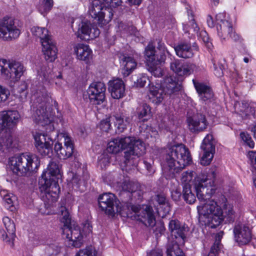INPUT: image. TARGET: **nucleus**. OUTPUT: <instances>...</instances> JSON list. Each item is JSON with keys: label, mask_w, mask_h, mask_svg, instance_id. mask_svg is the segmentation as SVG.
Wrapping results in <instances>:
<instances>
[{"label": "nucleus", "mask_w": 256, "mask_h": 256, "mask_svg": "<svg viewBox=\"0 0 256 256\" xmlns=\"http://www.w3.org/2000/svg\"><path fill=\"white\" fill-rule=\"evenodd\" d=\"M174 50L176 54L182 58H190L194 55L191 46L188 44L181 43L174 48Z\"/></svg>", "instance_id": "nucleus-29"}, {"label": "nucleus", "mask_w": 256, "mask_h": 256, "mask_svg": "<svg viewBox=\"0 0 256 256\" xmlns=\"http://www.w3.org/2000/svg\"><path fill=\"white\" fill-rule=\"evenodd\" d=\"M20 34V30L12 18L6 16L0 20V38L11 40L18 38Z\"/></svg>", "instance_id": "nucleus-10"}, {"label": "nucleus", "mask_w": 256, "mask_h": 256, "mask_svg": "<svg viewBox=\"0 0 256 256\" xmlns=\"http://www.w3.org/2000/svg\"><path fill=\"white\" fill-rule=\"evenodd\" d=\"M154 200L158 202V204L162 208L164 206H168V202L164 194H156L154 198Z\"/></svg>", "instance_id": "nucleus-52"}, {"label": "nucleus", "mask_w": 256, "mask_h": 256, "mask_svg": "<svg viewBox=\"0 0 256 256\" xmlns=\"http://www.w3.org/2000/svg\"><path fill=\"white\" fill-rule=\"evenodd\" d=\"M76 256H96V252L92 247L80 250Z\"/></svg>", "instance_id": "nucleus-51"}, {"label": "nucleus", "mask_w": 256, "mask_h": 256, "mask_svg": "<svg viewBox=\"0 0 256 256\" xmlns=\"http://www.w3.org/2000/svg\"><path fill=\"white\" fill-rule=\"evenodd\" d=\"M200 99L206 103L210 102L214 100V94L212 89L210 88H208V90L205 92V93L202 95V96Z\"/></svg>", "instance_id": "nucleus-50"}, {"label": "nucleus", "mask_w": 256, "mask_h": 256, "mask_svg": "<svg viewBox=\"0 0 256 256\" xmlns=\"http://www.w3.org/2000/svg\"><path fill=\"white\" fill-rule=\"evenodd\" d=\"M105 2L108 4L110 7H116L120 6L122 4L120 0H104Z\"/></svg>", "instance_id": "nucleus-61"}, {"label": "nucleus", "mask_w": 256, "mask_h": 256, "mask_svg": "<svg viewBox=\"0 0 256 256\" xmlns=\"http://www.w3.org/2000/svg\"><path fill=\"white\" fill-rule=\"evenodd\" d=\"M119 140L122 150H126L124 156L126 166H136L138 158L145 153L146 148L144 142L131 136L119 138Z\"/></svg>", "instance_id": "nucleus-4"}, {"label": "nucleus", "mask_w": 256, "mask_h": 256, "mask_svg": "<svg viewBox=\"0 0 256 256\" xmlns=\"http://www.w3.org/2000/svg\"><path fill=\"white\" fill-rule=\"evenodd\" d=\"M110 120L109 118L102 120L100 124V129L106 132H108L110 130Z\"/></svg>", "instance_id": "nucleus-56"}, {"label": "nucleus", "mask_w": 256, "mask_h": 256, "mask_svg": "<svg viewBox=\"0 0 256 256\" xmlns=\"http://www.w3.org/2000/svg\"><path fill=\"white\" fill-rule=\"evenodd\" d=\"M10 164L14 173L23 176L36 172L40 166V160L35 154L23 153L12 157L10 160Z\"/></svg>", "instance_id": "nucleus-5"}, {"label": "nucleus", "mask_w": 256, "mask_h": 256, "mask_svg": "<svg viewBox=\"0 0 256 256\" xmlns=\"http://www.w3.org/2000/svg\"><path fill=\"white\" fill-rule=\"evenodd\" d=\"M106 86L104 83L98 82H92L88 90L90 102L94 105L102 104L105 100Z\"/></svg>", "instance_id": "nucleus-12"}, {"label": "nucleus", "mask_w": 256, "mask_h": 256, "mask_svg": "<svg viewBox=\"0 0 256 256\" xmlns=\"http://www.w3.org/2000/svg\"><path fill=\"white\" fill-rule=\"evenodd\" d=\"M199 38H201L208 50H211L212 49L213 46L212 43L209 41V38L206 31H200Z\"/></svg>", "instance_id": "nucleus-47"}, {"label": "nucleus", "mask_w": 256, "mask_h": 256, "mask_svg": "<svg viewBox=\"0 0 256 256\" xmlns=\"http://www.w3.org/2000/svg\"><path fill=\"white\" fill-rule=\"evenodd\" d=\"M146 69L156 77H160L164 76L166 70L160 65H146Z\"/></svg>", "instance_id": "nucleus-41"}, {"label": "nucleus", "mask_w": 256, "mask_h": 256, "mask_svg": "<svg viewBox=\"0 0 256 256\" xmlns=\"http://www.w3.org/2000/svg\"><path fill=\"white\" fill-rule=\"evenodd\" d=\"M151 116V108L148 105L144 104L139 108L138 113V116L139 119L144 118L143 120L146 121Z\"/></svg>", "instance_id": "nucleus-40"}, {"label": "nucleus", "mask_w": 256, "mask_h": 256, "mask_svg": "<svg viewBox=\"0 0 256 256\" xmlns=\"http://www.w3.org/2000/svg\"><path fill=\"white\" fill-rule=\"evenodd\" d=\"M8 70L10 71L11 78L19 79L24 71L23 65H8Z\"/></svg>", "instance_id": "nucleus-37"}, {"label": "nucleus", "mask_w": 256, "mask_h": 256, "mask_svg": "<svg viewBox=\"0 0 256 256\" xmlns=\"http://www.w3.org/2000/svg\"><path fill=\"white\" fill-rule=\"evenodd\" d=\"M189 130L192 133H198L206 128L208 122L204 114H197L186 120Z\"/></svg>", "instance_id": "nucleus-17"}, {"label": "nucleus", "mask_w": 256, "mask_h": 256, "mask_svg": "<svg viewBox=\"0 0 256 256\" xmlns=\"http://www.w3.org/2000/svg\"><path fill=\"white\" fill-rule=\"evenodd\" d=\"M3 222L6 232L4 230H0V235L3 240H4L10 246H12L14 245L13 242L16 236L15 224L8 217L4 218Z\"/></svg>", "instance_id": "nucleus-21"}, {"label": "nucleus", "mask_w": 256, "mask_h": 256, "mask_svg": "<svg viewBox=\"0 0 256 256\" xmlns=\"http://www.w3.org/2000/svg\"><path fill=\"white\" fill-rule=\"evenodd\" d=\"M115 125L118 132H122L132 121V116L126 111H122L114 116Z\"/></svg>", "instance_id": "nucleus-24"}, {"label": "nucleus", "mask_w": 256, "mask_h": 256, "mask_svg": "<svg viewBox=\"0 0 256 256\" xmlns=\"http://www.w3.org/2000/svg\"><path fill=\"white\" fill-rule=\"evenodd\" d=\"M193 174L194 172L192 170L186 171L182 173L181 176V180L182 183L183 184V186L187 184H190V182L192 181V179Z\"/></svg>", "instance_id": "nucleus-48"}, {"label": "nucleus", "mask_w": 256, "mask_h": 256, "mask_svg": "<svg viewBox=\"0 0 256 256\" xmlns=\"http://www.w3.org/2000/svg\"><path fill=\"white\" fill-rule=\"evenodd\" d=\"M215 141L210 134H208L203 140L201 148L204 154L200 160V163L203 166L208 165L212 160L215 152Z\"/></svg>", "instance_id": "nucleus-13"}, {"label": "nucleus", "mask_w": 256, "mask_h": 256, "mask_svg": "<svg viewBox=\"0 0 256 256\" xmlns=\"http://www.w3.org/2000/svg\"><path fill=\"white\" fill-rule=\"evenodd\" d=\"M182 195L184 200L188 204H192L196 200V196L192 192L190 184H187L183 186Z\"/></svg>", "instance_id": "nucleus-33"}, {"label": "nucleus", "mask_w": 256, "mask_h": 256, "mask_svg": "<svg viewBox=\"0 0 256 256\" xmlns=\"http://www.w3.org/2000/svg\"><path fill=\"white\" fill-rule=\"evenodd\" d=\"M0 195L3 196L6 206L11 211H13L15 208L14 206L18 204L16 196L12 193H7L4 190L0 192Z\"/></svg>", "instance_id": "nucleus-32"}, {"label": "nucleus", "mask_w": 256, "mask_h": 256, "mask_svg": "<svg viewBox=\"0 0 256 256\" xmlns=\"http://www.w3.org/2000/svg\"><path fill=\"white\" fill-rule=\"evenodd\" d=\"M240 136L242 140L248 146L251 148H254V143L248 134L247 132H242L240 133Z\"/></svg>", "instance_id": "nucleus-49"}, {"label": "nucleus", "mask_w": 256, "mask_h": 256, "mask_svg": "<svg viewBox=\"0 0 256 256\" xmlns=\"http://www.w3.org/2000/svg\"><path fill=\"white\" fill-rule=\"evenodd\" d=\"M166 94L162 87L158 88L154 86L150 87L148 96L152 103L160 104L162 101L164 95Z\"/></svg>", "instance_id": "nucleus-27"}, {"label": "nucleus", "mask_w": 256, "mask_h": 256, "mask_svg": "<svg viewBox=\"0 0 256 256\" xmlns=\"http://www.w3.org/2000/svg\"><path fill=\"white\" fill-rule=\"evenodd\" d=\"M192 162L190 152L184 144L174 146L167 151L164 168L172 174L178 173Z\"/></svg>", "instance_id": "nucleus-3"}, {"label": "nucleus", "mask_w": 256, "mask_h": 256, "mask_svg": "<svg viewBox=\"0 0 256 256\" xmlns=\"http://www.w3.org/2000/svg\"><path fill=\"white\" fill-rule=\"evenodd\" d=\"M60 212L61 213L60 221L64 224L63 228L70 226L71 218L68 210L64 206H62Z\"/></svg>", "instance_id": "nucleus-42"}, {"label": "nucleus", "mask_w": 256, "mask_h": 256, "mask_svg": "<svg viewBox=\"0 0 256 256\" xmlns=\"http://www.w3.org/2000/svg\"><path fill=\"white\" fill-rule=\"evenodd\" d=\"M166 230V228L164 225V223L162 222H158L156 224V228L154 230V232H156V234H158V233L160 234H163Z\"/></svg>", "instance_id": "nucleus-58"}, {"label": "nucleus", "mask_w": 256, "mask_h": 256, "mask_svg": "<svg viewBox=\"0 0 256 256\" xmlns=\"http://www.w3.org/2000/svg\"><path fill=\"white\" fill-rule=\"evenodd\" d=\"M0 66L2 74L5 75L6 78H11V75L10 71L8 70V67L4 68L3 65H1Z\"/></svg>", "instance_id": "nucleus-64"}, {"label": "nucleus", "mask_w": 256, "mask_h": 256, "mask_svg": "<svg viewBox=\"0 0 256 256\" xmlns=\"http://www.w3.org/2000/svg\"><path fill=\"white\" fill-rule=\"evenodd\" d=\"M224 14L220 13L216 15V20L220 22V23L217 26L218 34L222 40H226L231 38L234 42L240 40V37L234 31L232 26L231 22L228 20H223Z\"/></svg>", "instance_id": "nucleus-11"}, {"label": "nucleus", "mask_w": 256, "mask_h": 256, "mask_svg": "<svg viewBox=\"0 0 256 256\" xmlns=\"http://www.w3.org/2000/svg\"><path fill=\"white\" fill-rule=\"evenodd\" d=\"M122 186L124 190L135 194L139 198L142 196L141 186L138 182L126 180L122 182Z\"/></svg>", "instance_id": "nucleus-28"}, {"label": "nucleus", "mask_w": 256, "mask_h": 256, "mask_svg": "<svg viewBox=\"0 0 256 256\" xmlns=\"http://www.w3.org/2000/svg\"><path fill=\"white\" fill-rule=\"evenodd\" d=\"M223 234L224 232L221 231L216 235L215 240L210 246V252L204 256H218L219 253L220 252V250L222 248L221 240Z\"/></svg>", "instance_id": "nucleus-30"}, {"label": "nucleus", "mask_w": 256, "mask_h": 256, "mask_svg": "<svg viewBox=\"0 0 256 256\" xmlns=\"http://www.w3.org/2000/svg\"><path fill=\"white\" fill-rule=\"evenodd\" d=\"M192 82L194 88L200 98L202 96V95L205 93V92H206L208 88H210L209 86L204 84V83L198 82L194 80H193Z\"/></svg>", "instance_id": "nucleus-45"}, {"label": "nucleus", "mask_w": 256, "mask_h": 256, "mask_svg": "<svg viewBox=\"0 0 256 256\" xmlns=\"http://www.w3.org/2000/svg\"><path fill=\"white\" fill-rule=\"evenodd\" d=\"M144 164L149 175H151L154 172V169L152 163L148 162L147 160H144Z\"/></svg>", "instance_id": "nucleus-60"}, {"label": "nucleus", "mask_w": 256, "mask_h": 256, "mask_svg": "<svg viewBox=\"0 0 256 256\" xmlns=\"http://www.w3.org/2000/svg\"><path fill=\"white\" fill-rule=\"evenodd\" d=\"M108 90L114 99L120 98L125 95V85L124 82L119 78L110 81Z\"/></svg>", "instance_id": "nucleus-23"}, {"label": "nucleus", "mask_w": 256, "mask_h": 256, "mask_svg": "<svg viewBox=\"0 0 256 256\" xmlns=\"http://www.w3.org/2000/svg\"><path fill=\"white\" fill-rule=\"evenodd\" d=\"M32 34L39 38L42 46V52L47 62H52L57 58V48L48 30L44 28L33 26L31 28Z\"/></svg>", "instance_id": "nucleus-7"}, {"label": "nucleus", "mask_w": 256, "mask_h": 256, "mask_svg": "<svg viewBox=\"0 0 256 256\" xmlns=\"http://www.w3.org/2000/svg\"><path fill=\"white\" fill-rule=\"evenodd\" d=\"M74 50L80 60L88 62L92 58V51L88 45L78 44L74 46Z\"/></svg>", "instance_id": "nucleus-25"}, {"label": "nucleus", "mask_w": 256, "mask_h": 256, "mask_svg": "<svg viewBox=\"0 0 256 256\" xmlns=\"http://www.w3.org/2000/svg\"><path fill=\"white\" fill-rule=\"evenodd\" d=\"M148 80V78L143 76L137 80L136 82H134V84L136 87L143 88L147 83Z\"/></svg>", "instance_id": "nucleus-57"}, {"label": "nucleus", "mask_w": 256, "mask_h": 256, "mask_svg": "<svg viewBox=\"0 0 256 256\" xmlns=\"http://www.w3.org/2000/svg\"><path fill=\"white\" fill-rule=\"evenodd\" d=\"M20 114L16 110L3 111L0 112V132L4 128L13 126L18 121Z\"/></svg>", "instance_id": "nucleus-20"}, {"label": "nucleus", "mask_w": 256, "mask_h": 256, "mask_svg": "<svg viewBox=\"0 0 256 256\" xmlns=\"http://www.w3.org/2000/svg\"><path fill=\"white\" fill-rule=\"evenodd\" d=\"M98 205L102 210L110 216H114L118 212L114 194L105 193L100 195L98 198Z\"/></svg>", "instance_id": "nucleus-14"}, {"label": "nucleus", "mask_w": 256, "mask_h": 256, "mask_svg": "<svg viewBox=\"0 0 256 256\" xmlns=\"http://www.w3.org/2000/svg\"><path fill=\"white\" fill-rule=\"evenodd\" d=\"M216 174L212 171L210 175L204 179L198 180L194 184V188L198 199L204 204L197 206L198 212L200 220L204 218V222L210 228H214L219 226L224 218L229 222H233L235 219V212L233 206L226 204V198L222 195L221 199L224 210V215L221 206L217 202L210 198L215 192L214 178Z\"/></svg>", "instance_id": "nucleus-1"}, {"label": "nucleus", "mask_w": 256, "mask_h": 256, "mask_svg": "<svg viewBox=\"0 0 256 256\" xmlns=\"http://www.w3.org/2000/svg\"><path fill=\"white\" fill-rule=\"evenodd\" d=\"M9 95V90L0 85V103L5 102L8 99Z\"/></svg>", "instance_id": "nucleus-55"}, {"label": "nucleus", "mask_w": 256, "mask_h": 256, "mask_svg": "<svg viewBox=\"0 0 256 256\" xmlns=\"http://www.w3.org/2000/svg\"><path fill=\"white\" fill-rule=\"evenodd\" d=\"M222 65H215L214 66V74L220 77L223 75V72L222 68Z\"/></svg>", "instance_id": "nucleus-62"}, {"label": "nucleus", "mask_w": 256, "mask_h": 256, "mask_svg": "<svg viewBox=\"0 0 256 256\" xmlns=\"http://www.w3.org/2000/svg\"><path fill=\"white\" fill-rule=\"evenodd\" d=\"M63 234L69 240L73 242V245L75 247L79 248L82 243V236L80 228L78 226L68 227L62 228Z\"/></svg>", "instance_id": "nucleus-22"}, {"label": "nucleus", "mask_w": 256, "mask_h": 256, "mask_svg": "<svg viewBox=\"0 0 256 256\" xmlns=\"http://www.w3.org/2000/svg\"><path fill=\"white\" fill-rule=\"evenodd\" d=\"M168 230L171 235L180 239V243L184 244L186 238V232L188 231L187 227L176 219L171 220L168 223Z\"/></svg>", "instance_id": "nucleus-19"}, {"label": "nucleus", "mask_w": 256, "mask_h": 256, "mask_svg": "<svg viewBox=\"0 0 256 256\" xmlns=\"http://www.w3.org/2000/svg\"><path fill=\"white\" fill-rule=\"evenodd\" d=\"M155 46L152 43H149L145 49V56L147 61V64H157L154 62L156 58Z\"/></svg>", "instance_id": "nucleus-38"}, {"label": "nucleus", "mask_w": 256, "mask_h": 256, "mask_svg": "<svg viewBox=\"0 0 256 256\" xmlns=\"http://www.w3.org/2000/svg\"><path fill=\"white\" fill-rule=\"evenodd\" d=\"M176 242H172L167 249L168 256H186L183 251L180 248V246Z\"/></svg>", "instance_id": "nucleus-39"}, {"label": "nucleus", "mask_w": 256, "mask_h": 256, "mask_svg": "<svg viewBox=\"0 0 256 256\" xmlns=\"http://www.w3.org/2000/svg\"><path fill=\"white\" fill-rule=\"evenodd\" d=\"M53 4V0H42V3L38 8L39 11L44 15L52 9Z\"/></svg>", "instance_id": "nucleus-44"}, {"label": "nucleus", "mask_w": 256, "mask_h": 256, "mask_svg": "<svg viewBox=\"0 0 256 256\" xmlns=\"http://www.w3.org/2000/svg\"><path fill=\"white\" fill-rule=\"evenodd\" d=\"M162 88L165 92V94L171 95L180 90V86L175 78L172 76L166 78L162 84Z\"/></svg>", "instance_id": "nucleus-26"}, {"label": "nucleus", "mask_w": 256, "mask_h": 256, "mask_svg": "<svg viewBox=\"0 0 256 256\" xmlns=\"http://www.w3.org/2000/svg\"><path fill=\"white\" fill-rule=\"evenodd\" d=\"M100 31L96 26L86 20L81 22L79 25L78 36L82 40H88L98 37Z\"/></svg>", "instance_id": "nucleus-15"}, {"label": "nucleus", "mask_w": 256, "mask_h": 256, "mask_svg": "<svg viewBox=\"0 0 256 256\" xmlns=\"http://www.w3.org/2000/svg\"><path fill=\"white\" fill-rule=\"evenodd\" d=\"M181 196L180 191L176 189L174 190L172 192V197L176 201L178 200Z\"/></svg>", "instance_id": "nucleus-63"}, {"label": "nucleus", "mask_w": 256, "mask_h": 256, "mask_svg": "<svg viewBox=\"0 0 256 256\" xmlns=\"http://www.w3.org/2000/svg\"><path fill=\"white\" fill-rule=\"evenodd\" d=\"M36 146L38 152L42 156L48 155L52 150V140L47 134H37L34 136Z\"/></svg>", "instance_id": "nucleus-18"}, {"label": "nucleus", "mask_w": 256, "mask_h": 256, "mask_svg": "<svg viewBox=\"0 0 256 256\" xmlns=\"http://www.w3.org/2000/svg\"><path fill=\"white\" fill-rule=\"evenodd\" d=\"M120 62L126 63V64H137L133 57L127 54H120L118 56Z\"/></svg>", "instance_id": "nucleus-54"}, {"label": "nucleus", "mask_w": 256, "mask_h": 256, "mask_svg": "<svg viewBox=\"0 0 256 256\" xmlns=\"http://www.w3.org/2000/svg\"><path fill=\"white\" fill-rule=\"evenodd\" d=\"M74 146L69 138H65L64 144L58 156L60 158L66 159L70 157L73 153Z\"/></svg>", "instance_id": "nucleus-31"}, {"label": "nucleus", "mask_w": 256, "mask_h": 256, "mask_svg": "<svg viewBox=\"0 0 256 256\" xmlns=\"http://www.w3.org/2000/svg\"><path fill=\"white\" fill-rule=\"evenodd\" d=\"M121 150L120 141L119 138L114 139L109 142L106 148L108 152L112 154H116Z\"/></svg>", "instance_id": "nucleus-43"}, {"label": "nucleus", "mask_w": 256, "mask_h": 256, "mask_svg": "<svg viewBox=\"0 0 256 256\" xmlns=\"http://www.w3.org/2000/svg\"><path fill=\"white\" fill-rule=\"evenodd\" d=\"M129 65H123V67L120 71L124 77L128 76L136 68V65H132L130 66Z\"/></svg>", "instance_id": "nucleus-53"}, {"label": "nucleus", "mask_w": 256, "mask_h": 256, "mask_svg": "<svg viewBox=\"0 0 256 256\" xmlns=\"http://www.w3.org/2000/svg\"><path fill=\"white\" fill-rule=\"evenodd\" d=\"M170 69L178 76H187L190 74L189 65H170Z\"/></svg>", "instance_id": "nucleus-35"}, {"label": "nucleus", "mask_w": 256, "mask_h": 256, "mask_svg": "<svg viewBox=\"0 0 256 256\" xmlns=\"http://www.w3.org/2000/svg\"><path fill=\"white\" fill-rule=\"evenodd\" d=\"M183 30L186 33L190 34V32L192 31L196 34L198 37L200 36V28L196 22L193 15H192V19L189 20L188 24H183Z\"/></svg>", "instance_id": "nucleus-36"}, {"label": "nucleus", "mask_w": 256, "mask_h": 256, "mask_svg": "<svg viewBox=\"0 0 256 256\" xmlns=\"http://www.w3.org/2000/svg\"><path fill=\"white\" fill-rule=\"evenodd\" d=\"M42 92H37L34 96L38 103L36 109L33 114L34 122L42 126H46V132H50L54 130V126L51 122L50 118L46 110L47 102L49 97L44 88Z\"/></svg>", "instance_id": "nucleus-6"}, {"label": "nucleus", "mask_w": 256, "mask_h": 256, "mask_svg": "<svg viewBox=\"0 0 256 256\" xmlns=\"http://www.w3.org/2000/svg\"><path fill=\"white\" fill-rule=\"evenodd\" d=\"M52 250H54V251L51 254V256H55L60 252V247L57 245L52 244L47 248V251L48 253L50 252Z\"/></svg>", "instance_id": "nucleus-59"}, {"label": "nucleus", "mask_w": 256, "mask_h": 256, "mask_svg": "<svg viewBox=\"0 0 256 256\" xmlns=\"http://www.w3.org/2000/svg\"><path fill=\"white\" fill-rule=\"evenodd\" d=\"M234 238L240 246L248 244L251 240L252 234L249 226L245 224H238L234 228Z\"/></svg>", "instance_id": "nucleus-16"}, {"label": "nucleus", "mask_w": 256, "mask_h": 256, "mask_svg": "<svg viewBox=\"0 0 256 256\" xmlns=\"http://www.w3.org/2000/svg\"><path fill=\"white\" fill-rule=\"evenodd\" d=\"M12 138L10 133L4 132L0 136V150L4 152L12 147Z\"/></svg>", "instance_id": "nucleus-34"}, {"label": "nucleus", "mask_w": 256, "mask_h": 256, "mask_svg": "<svg viewBox=\"0 0 256 256\" xmlns=\"http://www.w3.org/2000/svg\"><path fill=\"white\" fill-rule=\"evenodd\" d=\"M61 178L60 166L56 160H51L46 171L39 180L40 189L48 202H56L59 196L60 188L58 182Z\"/></svg>", "instance_id": "nucleus-2"}, {"label": "nucleus", "mask_w": 256, "mask_h": 256, "mask_svg": "<svg viewBox=\"0 0 256 256\" xmlns=\"http://www.w3.org/2000/svg\"><path fill=\"white\" fill-rule=\"evenodd\" d=\"M28 84L25 82H22L18 88V92L20 94V98L22 100L26 99L27 96Z\"/></svg>", "instance_id": "nucleus-46"}, {"label": "nucleus", "mask_w": 256, "mask_h": 256, "mask_svg": "<svg viewBox=\"0 0 256 256\" xmlns=\"http://www.w3.org/2000/svg\"><path fill=\"white\" fill-rule=\"evenodd\" d=\"M112 9L106 6L100 0H94L89 9L92 18L96 20L98 25L102 27L111 21L113 17Z\"/></svg>", "instance_id": "nucleus-8"}, {"label": "nucleus", "mask_w": 256, "mask_h": 256, "mask_svg": "<svg viewBox=\"0 0 256 256\" xmlns=\"http://www.w3.org/2000/svg\"><path fill=\"white\" fill-rule=\"evenodd\" d=\"M130 210L134 213L130 217L142 222L146 226L152 227L156 224V218L152 208L150 206L130 205Z\"/></svg>", "instance_id": "nucleus-9"}]
</instances>
